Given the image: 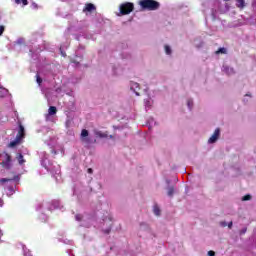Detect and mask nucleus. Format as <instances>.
Listing matches in <instances>:
<instances>
[{"label": "nucleus", "instance_id": "f257e3e1", "mask_svg": "<svg viewBox=\"0 0 256 256\" xmlns=\"http://www.w3.org/2000/svg\"><path fill=\"white\" fill-rule=\"evenodd\" d=\"M139 5L143 11H157L161 4L155 0H140Z\"/></svg>", "mask_w": 256, "mask_h": 256}, {"label": "nucleus", "instance_id": "f03ea898", "mask_svg": "<svg viewBox=\"0 0 256 256\" xmlns=\"http://www.w3.org/2000/svg\"><path fill=\"white\" fill-rule=\"evenodd\" d=\"M24 139H25V127L22 126L21 123H19V130L16 135V138L8 144V147L10 148L17 147V145H20V143H22Z\"/></svg>", "mask_w": 256, "mask_h": 256}, {"label": "nucleus", "instance_id": "7ed1b4c3", "mask_svg": "<svg viewBox=\"0 0 256 256\" xmlns=\"http://www.w3.org/2000/svg\"><path fill=\"white\" fill-rule=\"evenodd\" d=\"M0 157H1V164L3 169H11V167H13V157L11 156V154H9V152L7 151H3L0 153Z\"/></svg>", "mask_w": 256, "mask_h": 256}, {"label": "nucleus", "instance_id": "20e7f679", "mask_svg": "<svg viewBox=\"0 0 256 256\" xmlns=\"http://www.w3.org/2000/svg\"><path fill=\"white\" fill-rule=\"evenodd\" d=\"M121 15H129L130 13H133L135 9V4L132 2H125L122 3L119 7Z\"/></svg>", "mask_w": 256, "mask_h": 256}, {"label": "nucleus", "instance_id": "39448f33", "mask_svg": "<svg viewBox=\"0 0 256 256\" xmlns=\"http://www.w3.org/2000/svg\"><path fill=\"white\" fill-rule=\"evenodd\" d=\"M220 136H221V129L216 128L212 136L208 139V143L210 145L213 143H217Z\"/></svg>", "mask_w": 256, "mask_h": 256}, {"label": "nucleus", "instance_id": "423d86ee", "mask_svg": "<svg viewBox=\"0 0 256 256\" xmlns=\"http://www.w3.org/2000/svg\"><path fill=\"white\" fill-rule=\"evenodd\" d=\"M93 11H97V7H95L93 3H86L83 8V13H93Z\"/></svg>", "mask_w": 256, "mask_h": 256}, {"label": "nucleus", "instance_id": "0eeeda50", "mask_svg": "<svg viewBox=\"0 0 256 256\" xmlns=\"http://www.w3.org/2000/svg\"><path fill=\"white\" fill-rule=\"evenodd\" d=\"M87 137H89V130L83 129L80 134L81 141L84 143H89V139H87Z\"/></svg>", "mask_w": 256, "mask_h": 256}, {"label": "nucleus", "instance_id": "6e6552de", "mask_svg": "<svg viewBox=\"0 0 256 256\" xmlns=\"http://www.w3.org/2000/svg\"><path fill=\"white\" fill-rule=\"evenodd\" d=\"M9 181H19V176H14L13 178H1L0 184L3 185L4 183H9Z\"/></svg>", "mask_w": 256, "mask_h": 256}, {"label": "nucleus", "instance_id": "1a4fd4ad", "mask_svg": "<svg viewBox=\"0 0 256 256\" xmlns=\"http://www.w3.org/2000/svg\"><path fill=\"white\" fill-rule=\"evenodd\" d=\"M16 159H17L19 165H25V162H26V161H25V158L23 157V154L18 153V154L16 155Z\"/></svg>", "mask_w": 256, "mask_h": 256}, {"label": "nucleus", "instance_id": "9d476101", "mask_svg": "<svg viewBox=\"0 0 256 256\" xmlns=\"http://www.w3.org/2000/svg\"><path fill=\"white\" fill-rule=\"evenodd\" d=\"M131 89L134 91V93H136L137 96H139V92H137V89L139 90V83L133 82L131 84Z\"/></svg>", "mask_w": 256, "mask_h": 256}, {"label": "nucleus", "instance_id": "9b49d317", "mask_svg": "<svg viewBox=\"0 0 256 256\" xmlns=\"http://www.w3.org/2000/svg\"><path fill=\"white\" fill-rule=\"evenodd\" d=\"M95 135H96V137H100V139H105V138L108 137V134H107V133L101 132V131H96V132H95Z\"/></svg>", "mask_w": 256, "mask_h": 256}, {"label": "nucleus", "instance_id": "f8f14e48", "mask_svg": "<svg viewBox=\"0 0 256 256\" xmlns=\"http://www.w3.org/2000/svg\"><path fill=\"white\" fill-rule=\"evenodd\" d=\"M48 115H57V107L50 106L48 109Z\"/></svg>", "mask_w": 256, "mask_h": 256}, {"label": "nucleus", "instance_id": "ddd939ff", "mask_svg": "<svg viewBox=\"0 0 256 256\" xmlns=\"http://www.w3.org/2000/svg\"><path fill=\"white\" fill-rule=\"evenodd\" d=\"M251 99H253V94H251V92H248L244 95L243 101H245L247 103V102L251 101Z\"/></svg>", "mask_w": 256, "mask_h": 256}, {"label": "nucleus", "instance_id": "4468645a", "mask_svg": "<svg viewBox=\"0 0 256 256\" xmlns=\"http://www.w3.org/2000/svg\"><path fill=\"white\" fill-rule=\"evenodd\" d=\"M236 6H237L239 9H243V7H245V0H237V1H236Z\"/></svg>", "mask_w": 256, "mask_h": 256}, {"label": "nucleus", "instance_id": "2eb2a0df", "mask_svg": "<svg viewBox=\"0 0 256 256\" xmlns=\"http://www.w3.org/2000/svg\"><path fill=\"white\" fill-rule=\"evenodd\" d=\"M154 214H156L157 217H159V215H161V209L159 208V206L155 205L153 208Z\"/></svg>", "mask_w": 256, "mask_h": 256}, {"label": "nucleus", "instance_id": "dca6fc26", "mask_svg": "<svg viewBox=\"0 0 256 256\" xmlns=\"http://www.w3.org/2000/svg\"><path fill=\"white\" fill-rule=\"evenodd\" d=\"M16 1V3L18 4V5H21V3H22V5H29V1H27V0H15Z\"/></svg>", "mask_w": 256, "mask_h": 256}, {"label": "nucleus", "instance_id": "f3484780", "mask_svg": "<svg viewBox=\"0 0 256 256\" xmlns=\"http://www.w3.org/2000/svg\"><path fill=\"white\" fill-rule=\"evenodd\" d=\"M164 49H165L166 55H171L172 51H171V47H169V45H165Z\"/></svg>", "mask_w": 256, "mask_h": 256}, {"label": "nucleus", "instance_id": "a211bd4d", "mask_svg": "<svg viewBox=\"0 0 256 256\" xmlns=\"http://www.w3.org/2000/svg\"><path fill=\"white\" fill-rule=\"evenodd\" d=\"M226 73L228 75H233V73H235V70L232 67H227L226 68Z\"/></svg>", "mask_w": 256, "mask_h": 256}, {"label": "nucleus", "instance_id": "6ab92c4d", "mask_svg": "<svg viewBox=\"0 0 256 256\" xmlns=\"http://www.w3.org/2000/svg\"><path fill=\"white\" fill-rule=\"evenodd\" d=\"M173 193H175V189L173 187H170L168 189V197H173Z\"/></svg>", "mask_w": 256, "mask_h": 256}, {"label": "nucleus", "instance_id": "aec40b11", "mask_svg": "<svg viewBox=\"0 0 256 256\" xmlns=\"http://www.w3.org/2000/svg\"><path fill=\"white\" fill-rule=\"evenodd\" d=\"M36 82L38 83V85H41V83H43V79L41 78V76H39V74H36Z\"/></svg>", "mask_w": 256, "mask_h": 256}, {"label": "nucleus", "instance_id": "412c9836", "mask_svg": "<svg viewBox=\"0 0 256 256\" xmlns=\"http://www.w3.org/2000/svg\"><path fill=\"white\" fill-rule=\"evenodd\" d=\"M251 198V195L248 194L242 197V201H251Z\"/></svg>", "mask_w": 256, "mask_h": 256}, {"label": "nucleus", "instance_id": "4be33fe9", "mask_svg": "<svg viewBox=\"0 0 256 256\" xmlns=\"http://www.w3.org/2000/svg\"><path fill=\"white\" fill-rule=\"evenodd\" d=\"M8 191L10 193V195H13V193H15V188H13V186L8 187Z\"/></svg>", "mask_w": 256, "mask_h": 256}, {"label": "nucleus", "instance_id": "5701e85b", "mask_svg": "<svg viewBox=\"0 0 256 256\" xmlns=\"http://www.w3.org/2000/svg\"><path fill=\"white\" fill-rule=\"evenodd\" d=\"M216 55H219V53L225 54V48H220L218 51L215 52Z\"/></svg>", "mask_w": 256, "mask_h": 256}, {"label": "nucleus", "instance_id": "b1692460", "mask_svg": "<svg viewBox=\"0 0 256 256\" xmlns=\"http://www.w3.org/2000/svg\"><path fill=\"white\" fill-rule=\"evenodd\" d=\"M187 105L189 107V109L193 108V100H188Z\"/></svg>", "mask_w": 256, "mask_h": 256}, {"label": "nucleus", "instance_id": "393cba45", "mask_svg": "<svg viewBox=\"0 0 256 256\" xmlns=\"http://www.w3.org/2000/svg\"><path fill=\"white\" fill-rule=\"evenodd\" d=\"M5 33V26H0V37Z\"/></svg>", "mask_w": 256, "mask_h": 256}, {"label": "nucleus", "instance_id": "a878e982", "mask_svg": "<svg viewBox=\"0 0 256 256\" xmlns=\"http://www.w3.org/2000/svg\"><path fill=\"white\" fill-rule=\"evenodd\" d=\"M103 233H105V235H109L111 233V228L103 230Z\"/></svg>", "mask_w": 256, "mask_h": 256}, {"label": "nucleus", "instance_id": "bb28decb", "mask_svg": "<svg viewBox=\"0 0 256 256\" xmlns=\"http://www.w3.org/2000/svg\"><path fill=\"white\" fill-rule=\"evenodd\" d=\"M32 9H39V5H37V3H35V2H33Z\"/></svg>", "mask_w": 256, "mask_h": 256}, {"label": "nucleus", "instance_id": "cd10ccee", "mask_svg": "<svg viewBox=\"0 0 256 256\" xmlns=\"http://www.w3.org/2000/svg\"><path fill=\"white\" fill-rule=\"evenodd\" d=\"M83 216L82 215H76V221H82Z\"/></svg>", "mask_w": 256, "mask_h": 256}, {"label": "nucleus", "instance_id": "c85d7f7f", "mask_svg": "<svg viewBox=\"0 0 256 256\" xmlns=\"http://www.w3.org/2000/svg\"><path fill=\"white\" fill-rule=\"evenodd\" d=\"M208 256H215V251L213 250L208 251Z\"/></svg>", "mask_w": 256, "mask_h": 256}, {"label": "nucleus", "instance_id": "c756f323", "mask_svg": "<svg viewBox=\"0 0 256 256\" xmlns=\"http://www.w3.org/2000/svg\"><path fill=\"white\" fill-rule=\"evenodd\" d=\"M3 205H4V202H3V200L0 198V207H3Z\"/></svg>", "mask_w": 256, "mask_h": 256}, {"label": "nucleus", "instance_id": "7c9ffc66", "mask_svg": "<svg viewBox=\"0 0 256 256\" xmlns=\"http://www.w3.org/2000/svg\"><path fill=\"white\" fill-rule=\"evenodd\" d=\"M228 227H229V229H231V227H233V222H230V223L228 224Z\"/></svg>", "mask_w": 256, "mask_h": 256}, {"label": "nucleus", "instance_id": "2f4dec72", "mask_svg": "<svg viewBox=\"0 0 256 256\" xmlns=\"http://www.w3.org/2000/svg\"><path fill=\"white\" fill-rule=\"evenodd\" d=\"M88 173H93V169H92V168H89V169H88Z\"/></svg>", "mask_w": 256, "mask_h": 256}, {"label": "nucleus", "instance_id": "473e14b6", "mask_svg": "<svg viewBox=\"0 0 256 256\" xmlns=\"http://www.w3.org/2000/svg\"><path fill=\"white\" fill-rule=\"evenodd\" d=\"M221 225H225V222H222Z\"/></svg>", "mask_w": 256, "mask_h": 256}]
</instances>
